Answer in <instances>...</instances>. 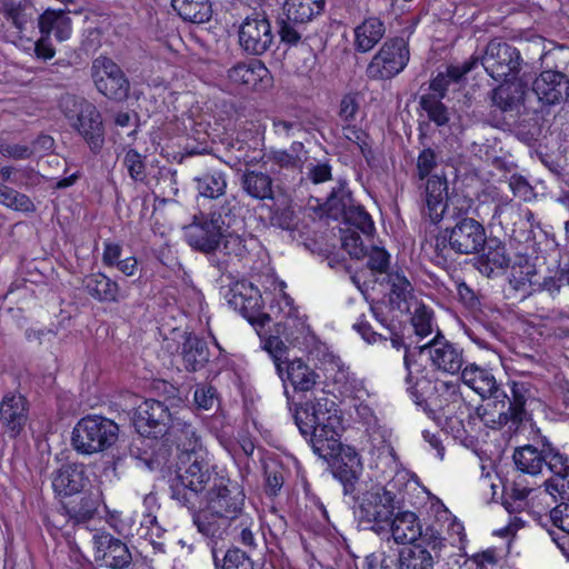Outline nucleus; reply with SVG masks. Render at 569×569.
Returning <instances> with one entry per match:
<instances>
[{
    "mask_svg": "<svg viewBox=\"0 0 569 569\" xmlns=\"http://www.w3.org/2000/svg\"><path fill=\"white\" fill-rule=\"evenodd\" d=\"M213 560L217 569H254L253 561L246 551L239 548L228 549L222 559V565L213 551Z\"/></svg>",
    "mask_w": 569,
    "mask_h": 569,
    "instance_id": "obj_52",
    "label": "nucleus"
},
{
    "mask_svg": "<svg viewBox=\"0 0 569 569\" xmlns=\"http://www.w3.org/2000/svg\"><path fill=\"white\" fill-rule=\"evenodd\" d=\"M203 502L210 511L234 520L242 511L244 493L236 482L222 476L203 496Z\"/></svg>",
    "mask_w": 569,
    "mask_h": 569,
    "instance_id": "obj_17",
    "label": "nucleus"
},
{
    "mask_svg": "<svg viewBox=\"0 0 569 569\" xmlns=\"http://www.w3.org/2000/svg\"><path fill=\"white\" fill-rule=\"evenodd\" d=\"M164 437L167 442L176 446L178 460L183 459L184 456H196V452L207 451L201 443L197 428L183 417L178 416L176 420H173Z\"/></svg>",
    "mask_w": 569,
    "mask_h": 569,
    "instance_id": "obj_23",
    "label": "nucleus"
},
{
    "mask_svg": "<svg viewBox=\"0 0 569 569\" xmlns=\"http://www.w3.org/2000/svg\"><path fill=\"white\" fill-rule=\"evenodd\" d=\"M533 487L523 483L521 478H516L511 486L510 492L506 493L503 506L509 512L520 511L526 506V500Z\"/></svg>",
    "mask_w": 569,
    "mask_h": 569,
    "instance_id": "obj_51",
    "label": "nucleus"
},
{
    "mask_svg": "<svg viewBox=\"0 0 569 569\" xmlns=\"http://www.w3.org/2000/svg\"><path fill=\"white\" fill-rule=\"evenodd\" d=\"M262 348L270 355L278 376L283 375V365L287 357V346L278 336L261 337Z\"/></svg>",
    "mask_w": 569,
    "mask_h": 569,
    "instance_id": "obj_54",
    "label": "nucleus"
},
{
    "mask_svg": "<svg viewBox=\"0 0 569 569\" xmlns=\"http://www.w3.org/2000/svg\"><path fill=\"white\" fill-rule=\"evenodd\" d=\"M438 166L437 152L431 148H423L416 161V177L419 181H426L421 196L425 204L436 219L441 216L442 198L447 193L448 180L443 172L440 174L432 171Z\"/></svg>",
    "mask_w": 569,
    "mask_h": 569,
    "instance_id": "obj_11",
    "label": "nucleus"
},
{
    "mask_svg": "<svg viewBox=\"0 0 569 569\" xmlns=\"http://www.w3.org/2000/svg\"><path fill=\"white\" fill-rule=\"evenodd\" d=\"M512 459L519 475L516 478H521L523 483L526 480L525 475L537 476L539 475L546 462L545 449L539 450L535 446L526 445L515 449Z\"/></svg>",
    "mask_w": 569,
    "mask_h": 569,
    "instance_id": "obj_36",
    "label": "nucleus"
},
{
    "mask_svg": "<svg viewBox=\"0 0 569 569\" xmlns=\"http://www.w3.org/2000/svg\"><path fill=\"white\" fill-rule=\"evenodd\" d=\"M210 463L208 452H196L178 460L176 477L170 480V497L189 510L203 503V496L221 478Z\"/></svg>",
    "mask_w": 569,
    "mask_h": 569,
    "instance_id": "obj_2",
    "label": "nucleus"
},
{
    "mask_svg": "<svg viewBox=\"0 0 569 569\" xmlns=\"http://www.w3.org/2000/svg\"><path fill=\"white\" fill-rule=\"evenodd\" d=\"M509 268L511 269L509 282L513 289L522 290L527 284L537 283L533 280L537 273L536 263L527 254L513 252Z\"/></svg>",
    "mask_w": 569,
    "mask_h": 569,
    "instance_id": "obj_41",
    "label": "nucleus"
},
{
    "mask_svg": "<svg viewBox=\"0 0 569 569\" xmlns=\"http://www.w3.org/2000/svg\"><path fill=\"white\" fill-rule=\"evenodd\" d=\"M60 109L91 153L99 154L106 142V128L96 104L84 98L67 96L61 99Z\"/></svg>",
    "mask_w": 569,
    "mask_h": 569,
    "instance_id": "obj_7",
    "label": "nucleus"
},
{
    "mask_svg": "<svg viewBox=\"0 0 569 569\" xmlns=\"http://www.w3.org/2000/svg\"><path fill=\"white\" fill-rule=\"evenodd\" d=\"M398 545H415L422 535V523L419 516L411 510L403 509V503L392 516L387 530Z\"/></svg>",
    "mask_w": 569,
    "mask_h": 569,
    "instance_id": "obj_25",
    "label": "nucleus"
},
{
    "mask_svg": "<svg viewBox=\"0 0 569 569\" xmlns=\"http://www.w3.org/2000/svg\"><path fill=\"white\" fill-rule=\"evenodd\" d=\"M119 438V426L99 415H87L73 427L71 446L80 455L91 456L111 448Z\"/></svg>",
    "mask_w": 569,
    "mask_h": 569,
    "instance_id": "obj_8",
    "label": "nucleus"
},
{
    "mask_svg": "<svg viewBox=\"0 0 569 569\" xmlns=\"http://www.w3.org/2000/svg\"><path fill=\"white\" fill-rule=\"evenodd\" d=\"M546 491L552 497L569 501V475L552 477L543 482Z\"/></svg>",
    "mask_w": 569,
    "mask_h": 569,
    "instance_id": "obj_63",
    "label": "nucleus"
},
{
    "mask_svg": "<svg viewBox=\"0 0 569 569\" xmlns=\"http://www.w3.org/2000/svg\"><path fill=\"white\" fill-rule=\"evenodd\" d=\"M410 60L409 43L402 37L388 38L366 68L369 80H391L401 73Z\"/></svg>",
    "mask_w": 569,
    "mask_h": 569,
    "instance_id": "obj_10",
    "label": "nucleus"
},
{
    "mask_svg": "<svg viewBox=\"0 0 569 569\" xmlns=\"http://www.w3.org/2000/svg\"><path fill=\"white\" fill-rule=\"evenodd\" d=\"M509 189L516 198H519L522 201H530L535 196L533 188L529 181L518 173H513L509 178Z\"/></svg>",
    "mask_w": 569,
    "mask_h": 569,
    "instance_id": "obj_61",
    "label": "nucleus"
},
{
    "mask_svg": "<svg viewBox=\"0 0 569 569\" xmlns=\"http://www.w3.org/2000/svg\"><path fill=\"white\" fill-rule=\"evenodd\" d=\"M177 413L171 411L164 402L148 399L138 408L134 427L143 437L154 439L164 437L178 417Z\"/></svg>",
    "mask_w": 569,
    "mask_h": 569,
    "instance_id": "obj_16",
    "label": "nucleus"
},
{
    "mask_svg": "<svg viewBox=\"0 0 569 569\" xmlns=\"http://www.w3.org/2000/svg\"><path fill=\"white\" fill-rule=\"evenodd\" d=\"M123 166L126 167L130 178L137 182H143L147 178L144 157L136 149L130 148L123 157Z\"/></svg>",
    "mask_w": 569,
    "mask_h": 569,
    "instance_id": "obj_55",
    "label": "nucleus"
},
{
    "mask_svg": "<svg viewBox=\"0 0 569 569\" xmlns=\"http://www.w3.org/2000/svg\"><path fill=\"white\" fill-rule=\"evenodd\" d=\"M353 204L355 199L351 191L345 184H340L331 190L323 203L319 204L317 213L320 218L338 221L345 217Z\"/></svg>",
    "mask_w": 569,
    "mask_h": 569,
    "instance_id": "obj_35",
    "label": "nucleus"
},
{
    "mask_svg": "<svg viewBox=\"0 0 569 569\" xmlns=\"http://www.w3.org/2000/svg\"><path fill=\"white\" fill-rule=\"evenodd\" d=\"M510 263L511 257L506 254L505 251H483L475 258L473 262L476 268L487 277H490L496 270L509 268Z\"/></svg>",
    "mask_w": 569,
    "mask_h": 569,
    "instance_id": "obj_49",
    "label": "nucleus"
},
{
    "mask_svg": "<svg viewBox=\"0 0 569 569\" xmlns=\"http://www.w3.org/2000/svg\"><path fill=\"white\" fill-rule=\"evenodd\" d=\"M284 395L301 436L317 456L327 461L335 459L331 466L333 477L342 485L343 495L356 499L363 466L356 449L343 447L340 441L342 417L338 405L325 395L296 403L286 387Z\"/></svg>",
    "mask_w": 569,
    "mask_h": 569,
    "instance_id": "obj_1",
    "label": "nucleus"
},
{
    "mask_svg": "<svg viewBox=\"0 0 569 569\" xmlns=\"http://www.w3.org/2000/svg\"><path fill=\"white\" fill-rule=\"evenodd\" d=\"M34 11L30 4L11 3L6 6L4 17L16 28L17 33L23 37L29 29L34 28Z\"/></svg>",
    "mask_w": 569,
    "mask_h": 569,
    "instance_id": "obj_45",
    "label": "nucleus"
},
{
    "mask_svg": "<svg viewBox=\"0 0 569 569\" xmlns=\"http://www.w3.org/2000/svg\"><path fill=\"white\" fill-rule=\"evenodd\" d=\"M273 42L271 23L266 18H246L239 29V43L243 51L253 56H261Z\"/></svg>",
    "mask_w": 569,
    "mask_h": 569,
    "instance_id": "obj_21",
    "label": "nucleus"
},
{
    "mask_svg": "<svg viewBox=\"0 0 569 569\" xmlns=\"http://www.w3.org/2000/svg\"><path fill=\"white\" fill-rule=\"evenodd\" d=\"M323 260L327 261L328 266L335 270H343L346 272H350L351 268L348 264L347 254L351 259L360 260L362 258L363 251H325Z\"/></svg>",
    "mask_w": 569,
    "mask_h": 569,
    "instance_id": "obj_59",
    "label": "nucleus"
},
{
    "mask_svg": "<svg viewBox=\"0 0 569 569\" xmlns=\"http://www.w3.org/2000/svg\"><path fill=\"white\" fill-rule=\"evenodd\" d=\"M183 239L191 249H254L260 246L257 237L248 233L243 222L239 227L226 222L220 212H211L210 219L199 220L194 217L192 223L183 227Z\"/></svg>",
    "mask_w": 569,
    "mask_h": 569,
    "instance_id": "obj_3",
    "label": "nucleus"
},
{
    "mask_svg": "<svg viewBox=\"0 0 569 569\" xmlns=\"http://www.w3.org/2000/svg\"><path fill=\"white\" fill-rule=\"evenodd\" d=\"M475 204V200L465 194L463 192L453 191L451 194L447 191L445 197L442 198L441 206V216L439 218H435L431 216L428 208H425V213L430 218L433 227H438V223L442 220L445 212L447 211L453 219L459 221L460 219H467L468 213L472 209Z\"/></svg>",
    "mask_w": 569,
    "mask_h": 569,
    "instance_id": "obj_39",
    "label": "nucleus"
},
{
    "mask_svg": "<svg viewBox=\"0 0 569 569\" xmlns=\"http://www.w3.org/2000/svg\"><path fill=\"white\" fill-rule=\"evenodd\" d=\"M243 189L258 200L273 199L272 179L269 174L249 171L243 176Z\"/></svg>",
    "mask_w": 569,
    "mask_h": 569,
    "instance_id": "obj_46",
    "label": "nucleus"
},
{
    "mask_svg": "<svg viewBox=\"0 0 569 569\" xmlns=\"http://www.w3.org/2000/svg\"><path fill=\"white\" fill-rule=\"evenodd\" d=\"M193 399L199 409L210 410L218 402L217 390L212 386H198L194 390Z\"/></svg>",
    "mask_w": 569,
    "mask_h": 569,
    "instance_id": "obj_62",
    "label": "nucleus"
},
{
    "mask_svg": "<svg viewBox=\"0 0 569 569\" xmlns=\"http://www.w3.org/2000/svg\"><path fill=\"white\" fill-rule=\"evenodd\" d=\"M123 251H103L102 260L108 266H116L127 276H132L138 261L134 257H122Z\"/></svg>",
    "mask_w": 569,
    "mask_h": 569,
    "instance_id": "obj_58",
    "label": "nucleus"
},
{
    "mask_svg": "<svg viewBox=\"0 0 569 569\" xmlns=\"http://www.w3.org/2000/svg\"><path fill=\"white\" fill-rule=\"evenodd\" d=\"M283 383L290 382L297 392H307L318 383L319 375L302 359H286L283 375L279 376Z\"/></svg>",
    "mask_w": 569,
    "mask_h": 569,
    "instance_id": "obj_30",
    "label": "nucleus"
},
{
    "mask_svg": "<svg viewBox=\"0 0 569 569\" xmlns=\"http://www.w3.org/2000/svg\"><path fill=\"white\" fill-rule=\"evenodd\" d=\"M171 6L182 20L192 23H204L212 14L209 0H171Z\"/></svg>",
    "mask_w": 569,
    "mask_h": 569,
    "instance_id": "obj_42",
    "label": "nucleus"
},
{
    "mask_svg": "<svg viewBox=\"0 0 569 569\" xmlns=\"http://www.w3.org/2000/svg\"><path fill=\"white\" fill-rule=\"evenodd\" d=\"M100 502L101 495L98 490H83L80 496H72L63 502V508L69 519L79 525L88 522L96 516Z\"/></svg>",
    "mask_w": 569,
    "mask_h": 569,
    "instance_id": "obj_31",
    "label": "nucleus"
},
{
    "mask_svg": "<svg viewBox=\"0 0 569 569\" xmlns=\"http://www.w3.org/2000/svg\"><path fill=\"white\" fill-rule=\"evenodd\" d=\"M426 241L433 249H505V242L492 232L488 236L482 223L473 218L460 219L451 228L433 227Z\"/></svg>",
    "mask_w": 569,
    "mask_h": 569,
    "instance_id": "obj_5",
    "label": "nucleus"
},
{
    "mask_svg": "<svg viewBox=\"0 0 569 569\" xmlns=\"http://www.w3.org/2000/svg\"><path fill=\"white\" fill-rule=\"evenodd\" d=\"M553 526L569 535V502H561L549 512Z\"/></svg>",
    "mask_w": 569,
    "mask_h": 569,
    "instance_id": "obj_64",
    "label": "nucleus"
},
{
    "mask_svg": "<svg viewBox=\"0 0 569 569\" xmlns=\"http://www.w3.org/2000/svg\"><path fill=\"white\" fill-rule=\"evenodd\" d=\"M181 356L186 370L196 372L204 368L208 363L210 351L203 339L189 333L182 343Z\"/></svg>",
    "mask_w": 569,
    "mask_h": 569,
    "instance_id": "obj_38",
    "label": "nucleus"
},
{
    "mask_svg": "<svg viewBox=\"0 0 569 569\" xmlns=\"http://www.w3.org/2000/svg\"><path fill=\"white\" fill-rule=\"evenodd\" d=\"M499 86L490 92L491 107L501 112H512L525 102V89L521 82L516 79H502Z\"/></svg>",
    "mask_w": 569,
    "mask_h": 569,
    "instance_id": "obj_28",
    "label": "nucleus"
},
{
    "mask_svg": "<svg viewBox=\"0 0 569 569\" xmlns=\"http://www.w3.org/2000/svg\"><path fill=\"white\" fill-rule=\"evenodd\" d=\"M229 82L247 92H264L273 84V77L259 59L239 61L227 70Z\"/></svg>",
    "mask_w": 569,
    "mask_h": 569,
    "instance_id": "obj_18",
    "label": "nucleus"
},
{
    "mask_svg": "<svg viewBox=\"0 0 569 569\" xmlns=\"http://www.w3.org/2000/svg\"><path fill=\"white\" fill-rule=\"evenodd\" d=\"M411 323L415 333L420 338H426L433 331V312L430 308L421 302H417L415 311L411 316Z\"/></svg>",
    "mask_w": 569,
    "mask_h": 569,
    "instance_id": "obj_53",
    "label": "nucleus"
},
{
    "mask_svg": "<svg viewBox=\"0 0 569 569\" xmlns=\"http://www.w3.org/2000/svg\"><path fill=\"white\" fill-rule=\"evenodd\" d=\"M252 286L237 282L228 292V303L246 317L251 323H259L263 327L264 322L270 321V317L266 313L254 318L253 309L258 306V298L248 296V291H252Z\"/></svg>",
    "mask_w": 569,
    "mask_h": 569,
    "instance_id": "obj_32",
    "label": "nucleus"
},
{
    "mask_svg": "<svg viewBox=\"0 0 569 569\" xmlns=\"http://www.w3.org/2000/svg\"><path fill=\"white\" fill-rule=\"evenodd\" d=\"M86 466L82 463H67L56 471L52 487L58 495L72 497L81 493L89 485Z\"/></svg>",
    "mask_w": 569,
    "mask_h": 569,
    "instance_id": "obj_26",
    "label": "nucleus"
},
{
    "mask_svg": "<svg viewBox=\"0 0 569 569\" xmlns=\"http://www.w3.org/2000/svg\"><path fill=\"white\" fill-rule=\"evenodd\" d=\"M478 67L476 57L465 60L461 64H449L429 81L428 92L419 98V107L428 120L437 127L447 126L450 121L449 108L442 102L449 93L466 90L467 76Z\"/></svg>",
    "mask_w": 569,
    "mask_h": 569,
    "instance_id": "obj_4",
    "label": "nucleus"
},
{
    "mask_svg": "<svg viewBox=\"0 0 569 569\" xmlns=\"http://www.w3.org/2000/svg\"><path fill=\"white\" fill-rule=\"evenodd\" d=\"M461 379L465 385L483 399L493 398L499 400L500 397L507 398L506 392L500 390L495 376L487 368L470 363L462 369Z\"/></svg>",
    "mask_w": 569,
    "mask_h": 569,
    "instance_id": "obj_27",
    "label": "nucleus"
},
{
    "mask_svg": "<svg viewBox=\"0 0 569 569\" xmlns=\"http://www.w3.org/2000/svg\"><path fill=\"white\" fill-rule=\"evenodd\" d=\"M92 79L97 90L106 98L123 101L130 91V81L111 58L99 56L92 62Z\"/></svg>",
    "mask_w": 569,
    "mask_h": 569,
    "instance_id": "obj_15",
    "label": "nucleus"
},
{
    "mask_svg": "<svg viewBox=\"0 0 569 569\" xmlns=\"http://www.w3.org/2000/svg\"><path fill=\"white\" fill-rule=\"evenodd\" d=\"M386 24L378 17H369L355 28V49L367 53L385 37Z\"/></svg>",
    "mask_w": 569,
    "mask_h": 569,
    "instance_id": "obj_34",
    "label": "nucleus"
},
{
    "mask_svg": "<svg viewBox=\"0 0 569 569\" xmlns=\"http://www.w3.org/2000/svg\"><path fill=\"white\" fill-rule=\"evenodd\" d=\"M476 57L478 64L485 68L486 72L495 80L517 79L522 64L520 51L500 39H492L488 42L485 53Z\"/></svg>",
    "mask_w": 569,
    "mask_h": 569,
    "instance_id": "obj_12",
    "label": "nucleus"
},
{
    "mask_svg": "<svg viewBox=\"0 0 569 569\" xmlns=\"http://www.w3.org/2000/svg\"><path fill=\"white\" fill-rule=\"evenodd\" d=\"M546 462L545 466L553 473V477L569 475V458L560 453L551 446L545 448Z\"/></svg>",
    "mask_w": 569,
    "mask_h": 569,
    "instance_id": "obj_57",
    "label": "nucleus"
},
{
    "mask_svg": "<svg viewBox=\"0 0 569 569\" xmlns=\"http://www.w3.org/2000/svg\"><path fill=\"white\" fill-rule=\"evenodd\" d=\"M435 557L420 545L400 549V569H433Z\"/></svg>",
    "mask_w": 569,
    "mask_h": 569,
    "instance_id": "obj_44",
    "label": "nucleus"
},
{
    "mask_svg": "<svg viewBox=\"0 0 569 569\" xmlns=\"http://www.w3.org/2000/svg\"><path fill=\"white\" fill-rule=\"evenodd\" d=\"M403 480L405 476L397 475L386 486H376L361 497H356V512L360 522L369 525L376 533L385 532L392 516L403 502V497L395 491L397 485Z\"/></svg>",
    "mask_w": 569,
    "mask_h": 569,
    "instance_id": "obj_6",
    "label": "nucleus"
},
{
    "mask_svg": "<svg viewBox=\"0 0 569 569\" xmlns=\"http://www.w3.org/2000/svg\"><path fill=\"white\" fill-rule=\"evenodd\" d=\"M387 303L377 302L371 305L370 309L373 313L376 320L387 329L388 332H393L395 330H399L400 321H397L393 311H390L389 308H386Z\"/></svg>",
    "mask_w": 569,
    "mask_h": 569,
    "instance_id": "obj_60",
    "label": "nucleus"
},
{
    "mask_svg": "<svg viewBox=\"0 0 569 569\" xmlns=\"http://www.w3.org/2000/svg\"><path fill=\"white\" fill-rule=\"evenodd\" d=\"M408 390L415 402L423 408L431 417L437 412L445 410L450 403L459 401V386L449 381H437L433 385V391L425 397L423 390L431 385V381L422 377L413 381L412 372L409 371L406 377Z\"/></svg>",
    "mask_w": 569,
    "mask_h": 569,
    "instance_id": "obj_13",
    "label": "nucleus"
},
{
    "mask_svg": "<svg viewBox=\"0 0 569 569\" xmlns=\"http://www.w3.org/2000/svg\"><path fill=\"white\" fill-rule=\"evenodd\" d=\"M0 204L26 214L33 213L36 206L31 198L26 193L19 192L18 190L3 184L0 182Z\"/></svg>",
    "mask_w": 569,
    "mask_h": 569,
    "instance_id": "obj_47",
    "label": "nucleus"
},
{
    "mask_svg": "<svg viewBox=\"0 0 569 569\" xmlns=\"http://www.w3.org/2000/svg\"><path fill=\"white\" fill-rule=\"evenodd\" d=\"M87 292L99 302H119L124 295L116 281L103 273H93L84 279Z\"/></svg>",
    "mask_w": 569,
    "mask_h": 569,
    "instance_id": "obj_37",
    "label": "nucleus"
},
{
    "mask_svg": "<svg viewBox=\"0 0 569 569\" xmlns=\"http://www.w3.org/2000/svg\"><path fill=\"white\" fill-rule=\"evenodd\" d=\"M191 511L192 522L197 527L199 533L211 540L223 539L232 520L217 515L208 508L201 510L199 507Z\"/></svg>",
    "mask_w": 569,
    "mask_h": 569,
    "instance_id": "obj_33",
    "label": "nucleus"
},
{
    "mask_svg": "<svg viewBox=\"0 0 569 569\" xmlns=\"http://www.w3.org/2000/svg\"><path fill=\"white\" fill-rule=\"evenodd\" d=\"M29 402L20 393H8L0 403V422L11 438L23 430L28 420Z\"/></svg>",
    "mask_w": 569,
    "mask_h": 569,
    "instance_id": "obj_24",
    "label": "nucleus"
},
{
    "mask_svg": "<svg viewBox=\"0 0 569 569\" xmlns=\"http://www.w3.org/2000/svg\"><path fill=\"white\" fill-rule=\"evenodd\" d=\"M528 389L523 382H516L513 381L511 383V399L502 398L500 397L497 402L502 403V408L506 407L505 399H508V408L513 413V425L515 429H518V427L522 423V421L527 418V411L525 409L526 402H527V393Z\"/></svg>",
    "mask_w": 569,
    "mask_h": 569,
    "instance_id": "obj_48",
    "label": "nucleus"
},
{
    "mask_svg": "<svg viewBox=\"0 0 569 569\" xmlns=\"http://www.w3.org/2000/svg\"><path fill=\"white\" fill-rule=\"evenodd\" d=\"M532 91L547 106L560 103L569 98V79L560 71H542L532 83Z\"/></svg>",
    "mask_w": 569,
    "mask_h": 569,
    "instance_id": "obj_22",
    "label": "nucleus"
},
{
    "mask_svg": "<svg viewBox=\"0 0 569 569\" xmlns=\"http://www.w3.org/2000/svg\"><path fill=\"white\" fill-rule=\"evenodd\" d=\"M277 327V332H281L292 346H307L313 339L310 327L303 318L289 315Z\"/></svg>",
    "mask_w": 569,
    "mask_h": 569,
    "instance_id": "obj_43",
    "label": "nucleus"
},
{
    "mask_svg": "<svg viewBox=\"0 0 569 569\" xmlns=\"http://www.w3.org/2000/svg\"><path fill=\"white\" fill-rule=\"evenodd\" d=\"M342 133L348 141L358 147L366 161L370 163L373 158V150L369 132L350 122L342 126Z\"/></svg>",
    "mask_w": 569,
    "mask_h": 569,
    "instance_id": "obj_50",
    "label": "nucleus"
},
{
    "mask_svg": "<svg viewBox=\"0 0 569 569\" xmlns=\"http://www.w3.org/2000/svg\"><path fill=\"white\" fill-rule=\"evenodd\" d=\"M94 561L111 569H127L132 562L128 546L107 531H97L92 537Z\"/></svg>",
    "mask_w": 569,
    "mask_h": 569,
    "instance_id": "obj_20",
    "label": "nucleus"
},
{
    "mask_svg": "<svg viewBox=\"0 0 569 569\" xmlns=\"http://www.w3.org/2000/svg\"><path fill=\"white\" fill-rule=\"evenodd\" d=\"M428 352L431 366L441 372L457 375L463 363V349L445 338L440 330L426 345L420 347V352Z\"/></svg>",
    "mask_w": 569,
    "mask_h": 569,
    "instance_id": "obj_19",
    "label": "nucleus"
},
{
    "mask_svg": "<svg viewBox=\"0 0 569 569\" xmlns=\"http://www.w3.org/2000/svg\"><path fill=\"white\" fill-rule=\"evenodd\" d=\"M340 249H385L372 242L376 227L372 217L361 204H353L341 219Z\"/></svg>",
    "mask_w": 569,
    "mask_h": 569,
    "instance_id": "obj_14",
    "label": "nucleus"
},
{
    "mask_svg": "<svg viewBox=\"0 0 569 569\" xmlns=\"http://www.w3.org/2000/svg\"><path fill=\"white\" fill-rule=\"evenodd\" d=\"M519 243H525V249H559V243L556 242L555 238L548 237L547 232L539 229L538 232L530 230L526 238L522 240L517 236H512Z\"/></svg>",
    "mask_w": 569,
    "mask_h": 569,
    "instance_id": "obj_56",
    "label": "nucleus"
},
{
    "mask_svg": "<svg viewBox=\"0 0 569 569\" xmlns=\"http://www.w3.org/2000/svg\"><path fill=\"white\" fill-rule=\"evenodd\" d=\"M326 0H284L282 17L278 20V34L281 42L296 46L301 40V31L323 14Z\"/></svg>",
    "mask_w": 569,
    "mask_h": 569,
    "instance_id": "obj_9",
    "label": "nucleus"
},
{
    "mask_svg": "<svg viewBox=\"0 0 569 569\" xmlns=\"http://www.w3.org/2000/svg\"><path fill=\"white\" fill-rule=\"evenodd\" d=\"M387 283L390 287V291L388 293L386 308H389L390 311L408 313L410 311L411 300L415 299L411 282L402 271H395L388 273Z\"/></svg>",
    "mask_w": 569,
    "mask_h": 569,
    "instance_id": "obj_29",
    "label": "nucleus"
},
{
    "mask_svg": "<svg viewBox=\"0 0 569 569\" xmlns=\"http://www.w3.org/2000/svg\"><path fill=\"white\" fill-rule=\"evenodd\" d=\"M198 194L206 199H218L226 193L227 174L224 171L211 168L193 178Z\"/></svg>",
    "mask_w": 569,
    "mask_h": 569,
    "instance_id": "obj_40",
    "label": "nucleus"
}]
</instances>
